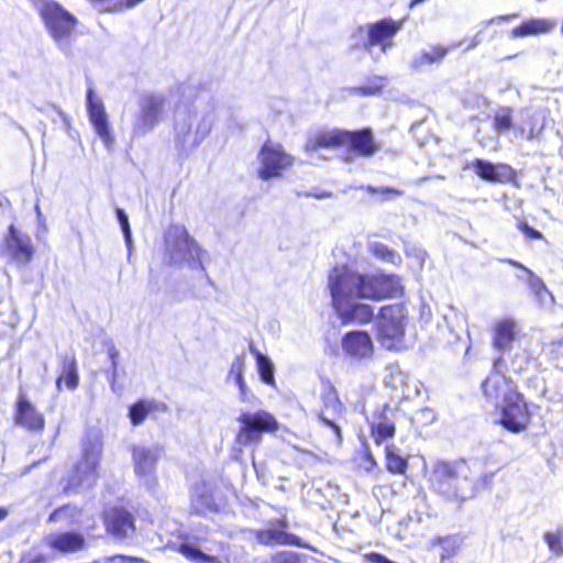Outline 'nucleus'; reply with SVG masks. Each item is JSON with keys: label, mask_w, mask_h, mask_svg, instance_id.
<instances>
[{"label": "nucleus", "mask_w": 563, "mask_h": 563, "mask_svg": "<svg viewBox=\"0 0 563 563\" xmlns=\"http://www.w3.org/2000/svg\"><path fill=\"white\" fill-rule=\"evenodd\" d=\"M332 305L343 323H368L375 317L371 305L357 299L383 300L402 295L397 275L361 274L347 266L334 267L328 276Z\"/></svg>", "instance_id": "nucleus-1"}, {"label": "nucleus", "mask_w": 563, "mask_h": 563, "mask_svg": "<svg viewBox=\"0 0 563 563\" xmlns=\"http://www.w3.org/2000/svg\"><path fill=\"white\" fill-rule=\"evenodd\" d=\"M216 121V103L197 109L178 110L174 125V143L178 153L188 156L208 136Z\"/></svg>", "instance_id": "nucleus-2"}, {"label": "nucleus", "mask_w": 563, "mask_h": 563, "mask_svg": "<svg viewBox=\"0 0 563 563\" xmlns=\"http://www.w3.org/2000/svg\"><path fill=\"white\" fill-rule=\"evenodd\" d=\"M341 146L349 147L346 162L352 161L353 154L371 157L379 150L373 132L368 128L357 131L331 130L319 132L307 141L305 148L307 153L313 154L318 153L319 148H339Z\"/></svg>", "instance_id": "nucleus-3"}, {"label": "nucleus", "mask_w": 563, "mask_h": 563, "mask_svg": "<svg viewBox=\"0 0 563 563\" xmlns=\"http://www.w3.org/2000/svg\"><path fill=\"white\" fill-rule=\"evenodd\" d=\"M468 473L464 462L440 461L433 465L430 483L438 494L448 499L466 500L473 497L476 490Z\"/></svg>", "instance_id": "nucleus-4"}, {"label": "nucleus", "mask_w": 563, "mask_h": 563, "mask_svg": "<svg viewBox=\"0 0 563 563\" xmlns=\"http://www.w3.org/2000/svg\"><path fill=\"white\" fill-rule=\"evenodd\" d=\"M102 454V445L97 440H87L82 444V457L71 471L64 492L68 495L81 489L91 488L98 481V467Z\"/></svg>", "instance_id": "nucleus-5"}, {"label": "nucleus", "mask_w": 563, "mask_h": 563, "mask_svg": "<svg viewBox=\"0 0 563 563\" xmlns=\"http://www.w3.org/2000/svg\"><path fill=\"white\" fill-rule=\"evenodd\" d=\"M408 311L400 303L379 309L376 318V339L386 350H398L404 341Z\"/></svg>", "instance_id": "nucleus-6"}, {"label": "nucleus", "mask_w": 563, "mask_h": 563, "mask_svg": "<svg viewBox=\"0 0 563 563\" xmlns=\"http://www.w3.org/2000/svg\"><path fill=\"white\" fill-rule=\"evenodd\" d=\"M165 247L169 264H187L190 267L203 268L200 261L201 249L188 234L185 227L172 225L168 228L165 235Z\"/></svg>", "instance_id": "nucleus-7"}, {"label": "nucleus", "mask_w": 563, "mask_h": 563, "mask_svg": "<svg viewBox=\"0 0 563 563\" xmlns=\"http://www.w3.org/2000/svg\"><path fill=\"white\" fill-rule=\"evenodd\" d=\"M236 420L240 427L235 441L241 446L258 445L264 433H274L279 428L277 419L266 410L243 411Z\"/></svg>", "instance_id": "nucleus-8"}, {"label": "nucleus", "mask_w": 563, "mask_h": 563, "mask_svg": "<svg viewBox=\"0 0 563 563\" xmlns=\"http://www.w3.org/2000/svg\"><path fill=\"white\" fill-rule=\"evenodd\" d=\"M45 26L55 43L67 51L74 37L76 19L55 1L45 2L41 9Z\"/></svg>", "instance_id": "nucleus-9"}, {"label": "nucleus", "mask_w": 563, "mask_h": 563, "mask_svg": "<svg viewBox=\"0 0 563 563\" xmlns=\"http://www.w3.org/2000/svg\"><path fill=\"white\" fill-rule=\"evenodd\" d=\"M320 400L322 406L318 411V420L333 431L335 441L340 444L342 442L341 421L344 419L346 408L329 379L322 380Z\"/></svg>", "instance_id": "nucleus-10"}, {"label": "nucleus", "mask_w": 563, "mask_h": 563, "mask_svg": "<svg viewBox=\"0 0 563 563\" xmlns=\"http://www.w3.org/2000/svg\"><path fill=\"white\" fill-rule=\"evenodd\" d=\"M166 117V99L161 93H144L139 100V112L135 114L132 133L143 136L152 131Z\"/></svg>", "instance_id": "nucleus-11"}, {"label": "nucleus", "mask_w": 563, "mask_h": 563, "mask_svg": "<svg viewBox=\"0 0 563 563\" xmlns=\"http://www.w3.org/2000/svg\"><path fill=\"white\" fill-rule=\"evenodd\" d=\"M257 158L260 161L257 174L262 180L279 177L282 172L294 163L292 156L287 154L282 145L272 143H265L262 146Z\"/></svg>", "instance_id": "nucleus-12"}, {"label": "nucleus", "mask_w": 563, "mask_h": 563, "mask_svg": "<svg viewBox=\"0 0 563 563\" xmlns=\"http://www.w3.org/2000/svg\"><path fill=\"white\" fill-rule=\"evenodd\" d=\"M500 424L510 432L520 433L528 427L530 416L520 394H512L508 401L500 404Z\"/></svg>", "instance_id": "nucleus-13"}, {"label": "nucleus", "mask_w": 563, "mask_h": 563, "mask_svg": "<svg viewBox=\"0 0 563 563\" xmlns=\"http://www.w3.org/2000/svg\"><path fill=\"white\" fill-rule=\"evenodd\" d=\"M2 252L16 265L25 266L33 257L34 247L31 238L11 224L8 234L4 236Z\"/></svg>", "instance_id": "nucleus-14"}, {"label": "nucleus", "mask_w": 563, "mask_h": 563, "mask_svg": "<svg viewBox=\"0 0 563 563\" xmlns=\"http://www.w3.org/2000/svg\"><path fill=\"white\" fill-rule=\"evenodd\" d=\"M500 363V357L494 362V371L482 384L485 397L490 400L495 407H499L500 404L508 401L512 394H519L514 383L499 372Z\"/></svg>", "instance_id": "nucleus-15"}, {"label": "nucleus", "mask_w": 563, "mask_h": 563, "mask_svg": "<svg viewBox=\"0 0 563 563\" xmlns=\"http://www.w3.org/2000/svg\"><path fill=\"white\" fill-rule=\"evenodd\" d=\"M87 110L89 120L97 133L108 150H111L114 144V137L109 126L108 115L104 110L102 101L95 96L93 89L89 88L87 91Z\"/></svg>", "instance_id": "nucleus-16"}, {"label": "nucleus", "mask_w": 563, "mask_h": 563, "mask_svg": "<svg viewBox=\"0 0 563 563\" xmlns=\"http://www.w3.org/2000/svg\"><path fill=\"white\" fill-rule=\"evenodd\" d=\"M402 26V21L384 19L376 23L369 24L367 30V40L364 47L371 52L373 46H379L382 53H386L391 48L395 35Z\"/></svg>", "instance_id": "nucleus-17"}, {"label": "nucleus", "mask_w": 563, "mask_h": 563, "mask_svg": "<svg viewBox=\"0 0 563 563\" xmlns=\"http://www.w3.org/2000/svg\"><path fill=\"white\" fill-rule=\"evenodd\" d=\"M164 452L159 444H135L131 449L134 472L139 477L153 476Z\"/></svg>", "instance_id": "nucleus-18"}, {"label": "nucleus", "mask_w": 563, "mask_h": 563, "mask_svg": "<svg viewBox=\"0 0 563 563\" xmlns=\"http://www.w3.org/2000/svg\"><path fill=\"white\" fill-rule=\"evenodd\" d=\"M104 523L108 532L119 539L132 536L135 530L132 515L119 507L111 508L106 512Z\"/></svg>", "instance_id": "nucleus-19"}, {"label": "nucleus", "mask_w": 563, "mask_h": 563, "mask_svg": "<svg viewBox=\"0 0 563 563\" xmlns=\"http://www.w3.org/2000/svg\"><path fill=\"white\" fill-rule=\"evenodd\" d=\"M342 349L353 358L371 357L374 351L372 338L365 331L347 332L342 339Z\"/></svg>", "instance_id": "nucleus-20"}, {"label": "nucleus", "mask_w": 563, "mask_h": 563, "mask_svg": "<svg viewBox=\"0 0 563 563\" xmlns=\"http://www.w3.org/2000/svg\"><path fill=\"white\" fill-rule=\"evenodd\" d=\"M43 541L49 549L60 553H74L86 545L85 537L75 531L49 533Z\"/></svg>", "instance_id": "nucleus-21"}, {"label": "nucleus", "mask_w": 563, "mask_h": 563, "mask_svg": "<svg viewBox=\"0 0 563 563\" xmlns=\"http://www.w3.org/2000/svg\"><path fill=\"white\" fill-rule=\"evenodd\" d=\"M468 167L474 169L482 179L492 183H504L514 176V170L509 165L493 164L481 158L474 159Z\"/></svg>", "instance_id": "nucleus-22"}, {"label": "nucleus", "mask_w": 563, "mask_h": 563, "mask_svg": "<svg viewBox=\"0 0 563 563\" xmlns=\"http://www.w3.org/2000/svg\"><path fill=\"white\" fill-rule=\"evenodd\" d=\"M16 424L24 427L31 431H41L44 428V417L36 411L34 406L23 396L16 404Z\"/></svg>", "instance_id": "nucleus-23"}, {"label": "nucleus", "mask_w": 563, "mask_h": 563, "mask_svg": "<svg viewBox=\"0 0 563 563\" xmlns=\"http://www.w3.org/2000/svg\"><path fill=\"white\" fill-rule=\"evenodd\" d=\"M255 538L258 543L264 545H295L299 548H308L301 539L292 533H288L284 530L277 529H267V530H257L255 532Z\"/></svg>", "instance_id": "nucleus-24"}, {"label": "nucleus", "mask_w": 563, "mask_h": 563, "mask_svg": "<svg viewBox=\"0 0 563 563\" xmlns=\"http://www.w3.org/2000/svg\"><path fill=\"white\" fill-rule=\"evenodd\" d=\"M396 411L386 406L377 422L372 424V433L375 442L379 444L386 439L393 438L395 434L394 417Z\"/></svg>", "instance_id": "nucleus-25"}, {"label": "nucleus", "mask_w": 563, "mask_h": 563, "mask_svg": "<svg viewBox=\"0 0 563 563\" xmlns=\"http://www.w3.org/2000/svg\"><path fill=\"white\" fill-rule=\"evenodd\" d=\"M558 22L553 20L548 19H531L519 26L515 27L510 35L511 37H523L529 35H538L543 33L551 32L555 26Z\"/></svg>", "instance_id": "nucleus-26"}, {"label": "nucleus", "mask_w": 563, "mask_h": 563, "mask_svg": "<svg viewBox=\"0 0 563 563\" xmlns=\"http://www.w3.org/2000/svg\"><path fill=\"white\" fill-rule=\"evenodd\" d=\"M191 505L196 512H205L207 510H214V498L206 485V483H198L194 486L191 493Z\"/></svg>", "instance_id": "nucleus-27"}, {"label": "nucleus", "mask_w": 563, "mask_h": 563, "mask_svg": "<svg viewBox=\"0 0 563 563\" xmlns=\"http://www.w3.org/2000/svg\"><path fill=\"white\" fill-rule=\"evenodd\" d=\"M449 48L443 46H432L430 51H422L417 54L410 62V68L419 70L424 66L432 65L442 60L448 54Z\"/></svg>", "instance_id": "nucleus-28"}, {"label": "nucleus", "mask_w": 563, "mask_h": 563, "mask_svg": "<svg viewBox=\"0 0 563 563\" xmlns=\"http://www.w3.org/2000/svg\"><path fill=\"white\" fill-rule=\"evenodd\" d=\"M516 324L512 320H503L495 327L494 345L503 351L510 347L515 339Z\"/></svg>", "instance_id": "nucleus-29"}, {"label": "nucleus", "mask_w": 563, "mask_h": 563, "mask_svg": "<svg viewBox=\"0 0 563 563\" xmlns=\"http://www.w3.org/2000/svg\"><path fill=\"white\" fill-rule=\"evenodd\" d=\"M65 379L68 389H75L78 386V373L75 356L65 355L62 362V374L56 380V387L60 389L62 380Z\"/></svg>", "instance_id": "nucleus-30"}, {"label": "nucleus", "mask_w": 563, "mask_h": 563, "mask_svg": "<svg viewBox=\"0 0 563 563\" xmlns=\"http://www.w3.org/2000/svg\"><path fill=\"white\" fill-rule=\"evenodd\" d=\"M82 510L75 505H65L55 509L48 517L49 522H62L66 525L79 523Z\"/></svg>", "instance_id": "nucleus-31"}, {"label": "nucleus", "mask_w": 563, "mask_h": 563, "mask_svg": "<svg viewBox=\"0 0 563 563\" xmlns=\"http://www.w3.org/2000/svg\"><path fill=\"white\" fill-rule=\"evenodd\" d=\"M369 252L377 258L391 263L398 264L401 262V256L395 250L388 247L382 242H371L368 244Z\"/></svg>", "instance_id": "nucleus-32"}, {"label": "nucleus", "mask_w": 563, "mask_h": 563, "mask_svg": "<svg viewBox=\"0 0 563 563\" xmlns=\"http://www.w3.org/2000/svg\"><path fill=\"white\" fill-rule=\"evenodd\" d=\"M153 410L152 402L147 400H139L129 409V418L133 426L143 423L147 415Z\"/></svg>", "instance_id": "nucleus-33"}, {"label": "nucleus", "mask_w": 563, "mask_h": 563, "mask_svg": "<svg viewBox=\"0 0 563 563\" xmlns=\"http://www.w3.org/2000/svg\"><path fill=\"white\" fill-rule=\"evenodd\" d=\"M543 539L553 554L563 555V525L554 531L545 532Z\"/></svg>", "instance_id": "nucleus-34"}, {"label": "nucleus", "mask_w": 563, "mask_h": 563, "mask_svg": "<svg viewBox=\"0 0 563 563\" xmlns=\"http://www.w3.org/2000/svg\"><path fill=\"white\" fill-rule=\"evenodd\" d=\"M256 363L261 379L267 385H273L275 379L274 365L272 361L266 355L256 352Z\"/></svg>", "instance_id": "nucleus-35"}, {"label": "nucleus", "mask_w": 563, "mask_h": 563, "mask_svg": "<svg viewBox=\"0 0 563 563\" xmlns=\"http://www.w3.org/2000/svg\"><path fill=\"white\" fill-rule=\"evenodd\" d=\"M512 109L510 107L500 108L494 115V128L498 133L509 131L512 125Z\"/></svg>", "instance_id": "nucleus-36"}, {"label": "nucleus", "mask_w": 563, "mask_h": 563, "mask_svg": "<svg viewBox=\"0 0 563 563\" xmlns=\"http://www.w3.org/2000/svg\"><path fill=\"white\" fill-rule=\"evenodd\" d=\"M438 544L441 547V560L452 558L461 547V539L457 536H446L438 539Z\"/></svg>", "instance_id": "nucleus-37"}, {"label": "nucleus", "mask_w": 563, "mask_h": 563, "mask_svg": "<svg viewBox=\"0 0 563 563\" xmlns=\"http://www.w3.org/2000/svg\"><path fill=\"white\" fill-rule=\"evenodd\" d=\"M387 468L393 473H404L407 468V461L396 452L395 446H386Z\"/></svg>", "instance_id": "nucleus-38"}, {"label": "nucleus", "mask_w": 563, "mask_h": 563, "mask_svg": "<svg viewBox=\"0 0 563 563\" xmlns=\"http://www.w3.org/2000/svg\"><path fill=\"white\" fill-rule=\"evenodd\" d=\"M179 551L184 556L196 563H212L213 561H216L213 556L205 554L194 544L184 543L180 545Z\"/></svg>", "instance_id": "nucleus-39"}, {"label": "nucleus", "mask_w": 563, "mask_h": 563, "mask_svg": "<svg viewBox=\"0 0 563 563\" xmlns=\"http://www.w3.org/2000/svg\"><path fill=\"white\" fill-rule=\"evenodd\" d=\"M387 79L385 77L375 76L368 80L367 85L355 88L354 90L363 96H373L378 93L385 86Z\"/></svg>", "instance_id": "nucleus-40"}, {"label": "nucleus", "mask_w": 563, "mask_h": 563, "mask_svg": "<svg viewBox=\"0 0 563 563\" xmlns=\"http://www.w3.org/2000/svg\"><path fill=\"white\" fill-rule=\"evenodd\" d=\"M244 366H245L244 356L243 355L235 356L231 364L228 379H233L235 384L242 383V380H244V378H243Z\"/></svg>", "instance_id": "nucleus-41"}, {"label": "nucleus", "mask_w": 563, "mask_h": 563, "mask_svg": "<svg viewBox=\"0 0 563 563\" xmlns=\"http://www.w3.org/2000/svg\"><path fill=\"white\" fill-rule=\"evenodd\" d=\"M506 262L509 263L510 265L515 266V267H519V268L525 269L531 276V280H530L531 288L534 290V292L539 297L542 296V292H548V290H547L544 284L542 283V280L537 278V277H534L533 273L530 269H528L522 264H520V263H518L517 261H514V260H507Z\"/></svg>", "instance_id": "nucleus-42"}, {"label": "nucleus", "mask_w": 563, "mask_h": 563, "mask_svg": "<svg viewBox=\"0 0 563 563\" xmlns=\"http://www.w3.org/2000/svg\"><path fill=\"white\" fill-rule=\"evenodd\" d=\"M117 218H118V221H119V223L121 225V229H122V232H123V236H124V241H125L126 245L129 247H131V244H132V233H131V229H130V224H129L128 214L125 213V211L123 209L118 208L117 209Z\"/></svg>", "instance_id": "nucleus-43"}, {"label": "nucleus", "mask_w": 563, "mask_h": 563, "mask_svg": "<svg viewBox=\"0 0 563 563\" xmlns=\"http://www.w3.org/2000/svg\"><path fill=\"white\" fill-rule=\"evenodd\" d=\"M108 345V356L111 361V365H112V377H111V387L112 389H114V383H115V378H117V371H118V357H119V351L117 350V347L114 346V344L109 341L107 343Z\"/></svg>", "instance_id": "nucleus-44"}, {"label": "nucleus", "mask_w": 563, "mask_h": 563, "mask_svg": "<svg viewBox=\"0 0 563 563\" xmlns=\"http://www.w3.org/2000/svg\"><path fill=\"white\" fill-rule=\"evenodd\" d=\"M236 386L239 387L240 390L241 401L251 402L255 398L254 395L249 390L244 380H242V383H236Z\"/></svg>", "instance_id": "nucleus-45"}, {"label": "nucleus", "mask_w": 563, "mask_h": 563, "mask_svg": "<svg viewBox=\"0 0 563 563\" xmlns=\"http://www.w3.org/2000/svg\"><path fill=\"white\" fill-rule=\"evenodd\" d=\"M21 563H46V558L38 553L27 554L22 558Z\"/></svg>", "instance_id": "nucleus-46"}, {"label": "nucleus", "mask_w": 563, "mask_h": 563, "mask_svg": "<svg viewBox=\"0 0 563 563\" xmlns=\"http://www.w3.org/2000/svg\"><path fill=\"white\" fill-rule=\"evenodd\" d=\"M520 229L531 239L538 240L542 238V234L538 230L529 227L527 223H521Z\"/></svg>", "instance_id": "nucleus-47"}, {"label": "nucleus", "mask_w": 563, "mask_h": 563, "mask_svg": "<svg viewBox=\"0 0 563 563\" xmlns=\"http://www.w3.org/2000/svg\"><path fill=\"white\" fill-rule=\"evenodd\" d=\"M366 190L371 194H375V192H390V194H395L397 196H401L402 195V191L401 190H398V189H394V188H389V187H384L382 189H377L373 186H367L366 187Z\"/></svg>", "instance_id": "nucleus-48"}, {"label": "nucleus", "mask_w": 563, "mask_h": 563, "mask_svg": "<svg viewBox=\"0 0 563 563\" xmlns=\"http://www.w3.org/2000/svg\"><path fill=\"white\" fill-rule=\"evenodd\" d=\"M276 562L277 563H296V556L292 553L283 552L276 556Z\"/></svg>", "instance_id": "nucleus-49"}, {"label": "nucleus", "mask_w": 563, "mask_h": 563, "mask_svg": "<svg viewBox=\"0 0 563 563\" xmlns=\"http://www.w3.org/2000/svg\"><path fill=\"white\" fill-rule=\"evenodd\" d=\"M143 0H117L115 5L119 7V9L122 8H132L136 5L137 3L142 2Z\"/></svg>", "instance_id": "nucleus-50"}, {"label": "nucleus", "mask_w": 563, "mask_h": 563, "mask_svg": "<svg viewBox=\"0 0 563 563\" xmlns=\"http://www.w3.org/2000/svg\"><path fill=\"white\" fill-rule=\"evenodd\" d=\"M129 559L130 556L125 555H114L109 558L106 563H128Z\"/></svg>", "instance_id": "nucleus-51"}, {"label": "nucleus", "mask_w": 563, "mask_h": 563, "mask_svg": "<svg viewBox=\"0 0 563 563\" xmlns=\"http://www.w3.org/2000/svg\"><path fill=\"white\" fill-rule=\"evenodd\" d=\"M479 43H481V37H479V33H478L473 36V38L471 40V42L467 45V47L465 48V51H471V49L475 48Z\"/></svg>", "instance_id": "nucleus-52"}, {"label": "nucleus", "mask_w": 563, "mask_h": 563, "mask_svg": "<svg viewBox=\"0 0 563 563\" xmlns=\"http://www.w3.org/2000/svg\"><path fill=\"white\" fill-rule=\"evenodd\" d=\"M308 196H313L317 199H328L332 197V192L330 191H320L316 194H309Z\"/></svg>", "instance_id": "nucleus-53"}, {"label": "nucleus", "mask_w": 563, "mask_h": 563, "mask_svg": "<svg viewBox=\"0 0 563 563\" xmlns=\"http://www.w3.org/2000/svg\"><path fill=\"white\" fill-rule=\"evenodd\" d=\"M128 563H147L146 561H144L143 559H139V558H134V556H130L129 559V562Z\"/></svg>", "instance_id": "nucleus-54"}, {"label": "nucleus", "mask_w": 563, "mask_h": 563, "mask_svg": "<svg viewBox=\"0 0 563 563\" xmlns=\"http://www.w3.org/2000/svg\"><path fill=\"white\" fill-rule=\"evenodd\" d=\"M8 516V510L3 507H0V521H2Z\"/></svg>", "instance_id": "nucleus-55"}, {"label": "nucleus", "mask_w": 563, "mask_h": 563, "mask_svg": "<svg viewBox=\"0 0 563 563\" xmlns=\"http://www.w3.org/2000/svg\"><path fill=\"white\" fill-rule=\"evenodd\" d=\"M536 136H537V133H536L534 129H531V130L529 131L528 135H527V139H528V140H532V139H534Z\"/></svg>", "instance_id": "nucleus-56"}, {"label": "nucleus", "mask_w": 563, "mask_h": 563, "mask_svg": "<svg viewBox=\"0 0 563 563\" xmlns=\"http://www.w3.org/2000/svg\"><path fill=\"white\" fill-rule=\"evenodd\" d=\"M555 345H558L559 347H561V346L563 345V339H562V340H560V341L553 342V343L551 344V347H552L551 353H553V352H554L553 347H554Z\"/></svg>", "instance_id": "nucleus-57"}, {"label": "nucleus", "mask_w": 563, "mask_h": 563, "mask_svg": "<svg viewBox=\"0 0 563 563\" xmlns=\"http://www.w3.org/2000/svg\"><path fill=\"white\" fill-rule=\"evenodd\" d=\"M35 210H36L37 217H38V219H40V218L42 217V212H41V210H40V207H38V206H36V207H35Z\"/></svg>", "instance_id": "nucleus-58"}, {"label": "nucleus", "mask_w": 563, "mask_h": 563, "mask_svg": "<svg viewBox=\"0 0 563 563\" xmlns=\"http://www.w3.org/2000/svg\"><path fill=\"white\" fill-rule=\"evenodd\" d=\"M494 22V19L483 22L485 26L490 25Z\"/></svg>", "instance_id": "nucleus-59"}, {"label": "nucleus", "mask_w": 563, "mask_h": 563, "mask_svg": "<svg viewBox=\"0 0 563 563\" xmlns=\"http://www.w3.org/2000/svg\"><path fill=\"white\" fill-rule=\"evenodd\" d=\"M559 154H560V156L563 158V145L560 147V150H559Z\"/></svg>", "instance_id": "nucleus-60"}, {"label": "nucleus", "mask_w": 563, "mask_h": 563, "mask_svg": "<svg viewBox=\"0 0 563 563\" xmlns=\"http://www.w3.org/2000/svg\"><path fill=\"white\" fill-rule=\"evenodd\" d=\"M498 19L506 20L508 16H498Z\"/></svg>", "instance_id": "nucleus-61"}]
</instances>
